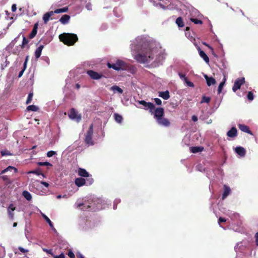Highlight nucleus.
I'll use <instances>...</instances> for the list:
<instances>
[{
    "label": "nucleus",
    "mask_w": 258,
    "mask_h": 258,
    "mask_svg": "<svg viewBox=\"0 0 258 258\" xmlns=\"http://www.w3.org/2000/svg\"><path fill=\"white\" fill-rule=\"evenodd\" d=\"M134 58L141 63L149 62L154 58L153 49L147 47L134 55Z\"/></svg>",
    "instance_id": "f257e3e1"
},
{
    "label": "nucleus",
    "mask_w": 258,
    "mask_h": 258,
    "mask_svg": "<svg viewBox=\"0 0 258 258\" xmlns=\"http://www.w3.org/2000/svg\"><path fill=\"white\" fill-rule=\"evenodd\" d=\"M154 110V117L159 125L165 127H168L170 125L169 120L164 117V110L163 108L158 107L155 108Z\"/></svg>",
    "instance_id": "f03ea898"
},
{
    "label": "nucleus",
    "mask_w": 258,
    "mask_h": 258,
    "mask_svg": "<svg viewBox=\"0 0 258 258\" xmlns=\"http://www.w3.org/2000/svg\"><path fill=\"white\" fill-rule=\"evenodd\" d=\"M59 39L60 41L68 46L74 45L78 40L77 35L73 33H63L59 35Z\"/></svg>",
    "instance_id": "7ed1b4c3"
},
{
    "label": "nucleus",
    "mask_w": 258,
    "mask_h": 258,
    "mask_svg": "<svg viewBox=\"0 0 258 258\" xmlns=\"http://www.w3.org/2000/svg\"><path fill=\"white\" fill-rule=\"evenodd\" d=\"M93 135V124L92 123L90 124L89 130L85 135L84 142L85 143L89 146H92L94 144V142L93 141L92 137Z\"/></svg>",
    "instance_id": "20e7f679"
},
{
    "label": "nucleus",
    "mask_w": 258,
    "mask_h": 258,
    "mask_svg": "<svg viewBox=\"0 0 258 258\" xmlns=\"http://www.w3.org/2000/svg\"><path fill=\"white\" fill-rule=\"evenodd\" d=\"M108 68H112L114 70L119 71L120 70H125L126 68V63L121 60H117L114 63H107Z\"/></svg>",
    "instance_id": "39448f33"
},
{
    "label": "nucleus",
    "mask_w": 258,
    "mask_h": 258,
    "mask_svg": "<svg viewBox=\"0 0 258 258\" xmlns=\"http://www.w3.org/2000/svg\"><path fill=\"white\" fill-rule=\"evenodd\" d=\"M77 207L83 211H95L96 209L94 206L93 202L91 203L88 202L79 203L77 204Z\"/></svg>",
    "instance_id": "423d86ee"
},
{
    "label": "nucleus",
    "mask_w": 258,
    "mask_h": 258,
    "mask_svg": "<svg viewBox=\"0 0 258 258\" xmlns=\"http://www.w3.org/2000/svg\"><path fill=\"white\" fill-rule=\"evenodd\" d=\"M68 116L71 119H75L77 122H79L81 120V114H79L78 112L74 108L70 109V111L68 112Z\"/></svg>",
    "instance_id": "0eeeda50"
},
{
    "label": "nucleus",
    "mask_w": 258,
    "mask_h": 258,
    "mask_svg": "<svg viewBox=\"0 0 258 258\" xmlns=\"http://www.w3.org/2000/svg\"><path fill=\"white\" fill-rule=\"evenodd\" d=\"M138 103L143 105L144 107V109H149L150 112L151 113H153L155 106L153 103L151 102H147L145 100H140L138 101Z\"/></svg>",
    "instance_id": "6e6552de"
},
{
    "label": "nucleus",
    "mask_w": 258,
    "mask_h": 258,
    "mask_svg": "<svg viewBox=\"0 0 258 258\" xmlns=\"http://www.w3.org/2000/svg\"><path fill=\"white\" fill-rule=\"evenodd\" d=\"M245 83L244 78H238L234 83L232 87V90L235 92L238 89L240 88L241 86Z\"/></svg>",
    "instance_id": "1a4fd4ad"
},
{
    "label": "nucleus",
    "mask_w": 258,
    "mask_h": 258,
    "mask_svg": "<svg viewBox=\"0 0 258 258\" xmlns=\"http://www.w3.org/2000/svg\"><path fill=\"white\" fill-rule=\"evenodd\" d=\"M87 74L93 80H99L103 76L102 74L98 73L93 70L87 71Z\"/></svg>",
    "instance_id": "9d476101"
},
{
    "label": "nucleus",
    "mask_w": 258,
    "mask_h": 258,
    "mask_svg": "<svg viewBox=\"0 0 258 258\" xmlns=\"http://www.w3.org/2000/svg\"><path fill=\"white\" fill-rule=\"evenodd\" d=\"M16 207L13 204H11L7 209L8 213L9 214V218L13 220L14 217V213H13L14 211L15 210Z\"/></svg>",
    "instance_id": "9b49d317"
},
{
    "label": "nucleus",
    "mask_w": 258,
    "mask_h": 258,
    "mask_svg": "<svg viewBox=\"0 0 258 258\" xmlns=\"http://www.w3.org/2000/svg\"><path fill=\"white\" fill-rule=\"evenodd\" d=\"M235 152L241 157H244L246 154L245 149L241 146H238L235 149Z\"/></svg>",
    "instance_id": "f8f14e48"
},
{
    "label": "nucleus",
    "mask_w": 258,
    "mask_h": 258,
    "mask_svg": "<svg viewBox=\"0 0 258 258\" xmlns=\"http://www.w3.org/2000/svg\"><path fill=\"white\" fill-rule=\"evenodd\" d=\"M237 135V131L235 127H232L227 133V136L230 138H234Z\"/></svg>",
    "instance_id": "ddd939ff"
},
{
    "label": "nucleus",
    "mask_w": 258,
    "mask_h": 258,
    "mask_svg": "<svg viewBox=\"0 0 258 258\" xmlns=\"http://www.w3.org/2000/svg\"><path fill=\"white\" fill-rule=\"evenodd\" d=\"M238 127L241 131L248 133L251 135H252V132L250 131L249 127L247 125L242 124H239Z\"/></svg>",
    "instance_id": "4468645a"
},
{
    "label": "nucleus",
    "mask_w": 258,
    "mask_h": 258,
    "mask_svg": "<svg viewBox=\"0 0 258 258\" xmlns=\"http://www.w3.org/2000/svg\"><path fill=\"white\" fill-rule=\"evenodd\" d=\"M75 183L78 187H81L86 184V180L81 177L77 178L75 180Z\"/></svg>",
    "instance_id": "2eb2a0df"
},
{
    "label": "nucleus",
    "mask_w": 258,
    "mask_h": 258,
    "mask_svg": "<svg viewBox=\"0 0 258 258\" xmlns=\"http://www.w3.org/2000/svg\"><path fill=\"white\" fill-rule=\"evenodd\" d=\"M204 77L206 80V82L208 86H210L216 84V82L214 78L209 77L207 75H205Z\"/></svg>",
    "instance_id": "dca6fc26"
},
{
    "label": "nucleus",
    "mask_w": 258,
    "mask_h": 258,
    "mask_svg": "<svg viewBox=\"0 0 258 258\" xmlns=\"http://www.w3.org/2000/svg\"><path fill=\"white\" fill-rule=\"evenodd\" d=\"M54 15L53 11H50L45 13L43 16V20L44 24H46L49 21L50 18Z\"/></svg>",
    "instance_id": "f3484780"
},
{
    "label": "nucleus",
    "mask_w": 258,
    "mask_h": 258,
    "mask_svg": "<svg viewBox=\"0 0 258 258\" xmlns=\"http://www.w3.org/2000/svg\"><path fill=\"white\" fill-rule=\"evenodd\" d=\"M231 191L230 187L226 185H224V192L222 195V199L224 200L229 195Z\"/></svg>",
    "instance_id": "a211bd4d"
},
{
    "label": "nucleus",
    "mask_w": 258,
    "mask_h": 258,
    "mask_svg": "<svg viewBox=\"0 0 258 258\" xmlns=\"http://www.w3.org/2000/svg\"><path fill=\"white\" fill-rule=\"evenodd\" d=\"M70 19V16L68 15H63L59 19L60 22L62 24H67L69 23Z\"/></svg>",
    "instance_id": "6ab92c4d"
},
{
    "label": "nucleus",
    "mask_w": 258,
    "mask_h": 258,
    "mask_svg": "<svg viewBox=\"0 0 258 258\" xmlns=\"http://www.w3.org/2000/svg\"><path fill=\"white\" fill-rule=\"evenodd\" d=\"M159 96L164 100H167L170 98L169 92L167 90L164 92H159Z\"/></svg>",
    "instance_id": "aec40b11"
},
{
    "label": "nucleus",
    "mask_w": 258,
    "mask_h": 258,
    "mask_svg": "<svg viewBox=\"0 0 258 258\" xmlns=\"http://www.w3.org/2000/svg\"><path fill=\"white\" fill-rule=\"evenodd\" d=\"M44 47V46L43 45H40L39 46L38 48L35 50V56L36 59H38L40 57L42 50Z\"/></svg>",
    "instance_id": "412c9836"
},
{
    "label": "nucleus",
    "mask_w": 258,
    "mask_h": 258,
    "mask_svg": "<svg viewBox=\"0 0 258 258\" xmlns=\"http://www.w3.org/2000/svg\"><path fill=\"white\" fill-rule=\"evenodd\" d=\"M78 174L82 177H86L89 176V173L83 168H80L78 170Z\"/></svg>",
    "instance_id": "4be33fe9"
},
{
    "label": "nucleus",
    "mask_w": 258,
    "mask_h": 258,
    "mask_svg": "<svg viewBox=\"0 0 258 258\" xmlns=\"http://www.w3.org/2000/svg\"><path fill=\"white\" fill-rule=\"evenodd\" d=\"M199 54L200 56L203 58V59L206 62L208 63L209 62V58L207 55L205 53V52L199 48Z\"/></svg>",
    "instance_id": "5701e85b"
},
{
    "label": "nucleus",
    "mask_w": 258,
    "mask_h": 258,
    "mask_svg": "<svg viewBox=\"0 0 258 258\" xmlns=\"http://www.w3.org/2000/svg\"><path fill=\"white\" fill-rule=\"evenodd\" d=\"M12 170H14L15 173L18 172V169L15 168V167L12 166H9L7 168L5 169L4 170H2L0 173L1 175L5 173L6 172L8 171H12Z\"/></svg>",
    "instance_id": "b1692460"
},
{
    "label": "nucleus",
    "mask_w": 258,
    "mask_h": 258,
    "mask_svg": "<svg viewBox=\"0 0 258 258\" xmlns=\"http://www.w3.org/2000/svg\"><path fill=\"white\" fill-rule=\"evenodd\" d=\"M68 10H69L68 7H65L62 8L57 9L55 10L54 11H53V12H54V13L59 14V13H61L67 12L68 11Z\"/></svg>",
    "instance_id": "393cba45"
},
{
    "label": "nucleus",
    "mask_w": 258,
    "mask_h": 258,
    "mask_svg": "<svg viewBox=\"0 0 258 258\" xmlns=\"http://www.w3.org/2000/svg\"><path fill=\"white\" fill-rule=\"evenodd\" d=\"M203 148L201 147H192L190 148V151L193 153H196L202 151Z\"/></svg>",
    "instance_id": "a878e982"
},
{
    "label": "nucleus",
    "mask_w": 258,
    "mask_h": 258,
    "mask_svg": "<svg viewBox=\"0 0 258 258\" xmlns=\"http://www.w3.org/2000/svg\"><path fill=\"white\" fill-rule=\"evenodd\" d=\"M22 195L24 196V197L28 201H30L32 199L31 195L28 191H23Z\"/></svg>",
    "instance_id": "bb28decb"
},
{
    "label": "nucleus",
    "mask_w": 258,
    "mask_h": 258,
    "mask_svg": "<svg viewBox=\"0 0 258 258\" xmlns=\"http://www.w3.org/2000/svg\"><path fill=\"white\" fill-rule=\"evenodd\" d=\"M175 22L179 27H183L184 25L183 19L181 17L177 18Z\"/></svg>",
    "instance_id": "cd10ccee"
},
{
    "label": "nucleus",
    "mask_w": 258,
    "mask_h": 258,
    "mask_svg": "<svg viewBox=\"0 0 258 258\" xmlns=\"http://www.w3.org/2000/svg\"><path fill=\"white\" fill-rule=\"evenodd\" d=\"M42 216H43V218L45 219V220L48 223L50 227L51 228H52V229H53L54 230H55V228H54V226H53V225L52 222L49 219V218L44 214H43Z\"/></svg>",
    "instance_id": "c85d7f7f"
},
{
    "label": "nucleus",
    "mask_w": 258,
    "mask_h": 258,
    "mask_svg": "<svg viewBox=\"0 0 258 258\" xmlns=\"http://www.w3.org/2000/svg\"><path fill=\"white\" fill-rule=\"evenodd\" d=\"M114 119L115 121L118 123H121L122 120V117L120 114L115 113L114 114Z\"/></svg>",
    "instance_id": "c756f323"
},
{
    "label": "nucleus",
    "mask_w": 258,
    "mask_h": 258,
    "mask_svg": "<svg viewBox=\"0 0 258 258\" xmlns=\"http://www.w3.org/2000/svg\"><path fill=\"white\" fill-rule=\"evenodd\" d=\"M110 90L115 92L117 91L118 93L122 94L123 93V90L117 86L114 85L110 88Z\"/></svg>",
    "instance_id": "7c9ffc66"
},
{
    "label": "nucleus",
    "mask_w": 258,
    "mask_h": 258,
    "mask_svg": "<svg viewBox=\"0 0 258 258\" xmlns=\"http://www.w3.org/2000/svg\"><path fill=\"white\" fill-rule=\"evenodd\" d=\"M26 109L28 111H37L38 110V107L34 105H31L27 106Z\"/></svg>",
    "instance_id": "2f4dec72"
},
{
    "label": "nucleus",
    "mask_w": 258,
    "mask_h": 258,
    "mask_svg": "<svg viewBox=\"0 0 258 258\" xmlns=\"http://www.w3.org/2000/svg\"><path fill=\"white\" fill-rule=\"evenodd\" d=\"M87 178L86 180V184L87 185H91L93 182H94V179L91 176H89L88 177H86Z\"/></svg>",
    "instance_id": "473e14b6"
},
{
    "label": "nucleus",
    "mask_w": 258,
    "mask_h": 258,
    "mask_svg": "<svg viewBox=\"0 0 258 258\" xmlns=\"http://www.w3.org/2000/svg\"><path fill=\"white\" fill-rule=\"evenodd\" d=\"M210 100H211L210 97L203 96L202 98V100L201 101V103H209L210 102Z\"/></svg>",
    "instance_id": "72a5a7b5"
},
{
    "label": "nucleus",
    "mask_w": 258,
    "mask_h": 258,
    "mask_svg": "<svg viewBox=\"0 0 258 258\" xmlns=\"http://www.w3.org/2000/svg\"><path fill=\"white\" fill-rule=\"evenodd\" d=\"M37 165L40 166H52V164L48 162H37Z\"/></svg>",
    "instance_id": "f704fd0d"
},
{
    "label": "nucleus",
    "mask_w": 258,
    "mask_h": 258,
    "mask_svg": "<svg viewBox=\"0 0 258 258\" xmlns=\"http://www.w3.org/2000/svg\"><path fill=\"white\" fill-rule=\"evenodd\" d=\"M37 29L35 28H33L32 31H31V33L29 34V38L30 39L33 38L37 34Z\"/></svg>",
    "instance_id": "c9c22d12"
},
{
    "label": "nucleus",
    "mask_w": 258,
    "mask_h": 258,
    "mask_svg": "<svg viewBox=\"0 0 258 258\" xmlns=\"http://www.w3.org/2000/svg\"><path fill=\"white\" fill-rule=\"evenodd\" d=\"M33 96V92H30L29 93L28 97H27V99L26 102V103L27 104H28L31 103V102L32 101V100Z\"/></svg>",
    "instance_id": "e433bc0d"
},
{
    "label": "nucleus",
    "mask_w": 258,
    "mask_h": 258,
    "mask_svg": "<svg viewBox=\"0 0 258 258\" xmlns=\"http://www.w3.org/2000/svg\"><path fill=\"white\" fill-rule=\"evenodd\" d=\"M0 178H2L4 181H6L7 184L11 183V181H10V179L8 176H1Z\"/></svg>",
    "instance_id": "4c0bfd02"
},
{
    "label": "nucleus",
    "mask_w": 258,
    "mask_h": 258,
    "mask_svg": "<svg viewBox=\"0 0 258 258\" xmlns=\"http://www.w3.org/2000/svg\"><path fill=\"white\" fill-rule=\"evenodd\" d=\"M190 20L195 24H202L203 21L197 18H190Z\"/></svg>",
    "instance_id": "58836bf2"
},
{
    "label": "nucleus",
    "mask_w": 258,
    "mask_h": 258,
    "mask_svg": "<svg viewBox=\"0 0 258 258\" xmlns=\"http://www.w3.org/2000/svg\"><path fill=\"white\" fill-rule=\"evenodd\" d=\"M224 84H225L224 82H222L220 83V84L218 86V94H220L221 93Z\"/></svg>",
    "instance_id": "ea45409f"
},
{
    "label": "nucleus",
    "mask_w": 258,
    "mask_h": 258,
    "mask_svg": "<svg viewBox=\"0 0 258 258\" xmlns=\"http://www.w3.org/2000/svg\"><path fill=\"white\" fill-rule=\"evenodd\" d=\"M29 173L35 174L38 175H42L43 176H44V174L41 173L39 169L31 171Z\"/></svg>",
    "instance_id": "a19ab883"
},
{
    "label": "nucleus",
    "mask_w": 258,
    "mask_h": 258,
    "mask_svg": "<svg viewBox=\"0 0 258 258\" xmlns=\"http://www.w3.org/2000/svg\"><path fill=\"white\" fill-rule=\"evenodd\" d=\"M247 99L250 100L252 101L253 99V94L251 91H249L247 95Z\"/></svg>",
    "instance_id": "79ce46f5"
},
{
    "label": "nucleus",
    "mask_w": 258,
    "mask_h": 258,
    "mask_svg": "<svg viewBox=\"0 0 258 258\" xmlns=\"http://www.w3.org/2000/svg\"><path fill=\"white\" fill-rule=\"evenodd\" d=\"M28 43V40L25 37H23L22 44L21 45L22 48H24L25 46Z\"/></svg>",
    "instance_id": "37998d69"
},
{
    "label": "nucleus",
    "mask_w": 258,
    "mask_h": 258,
    "mask_svg": "<svg viewBox=\"0 0 258 258\" xmlns=\"http://www.w3.org/2000/svg\"><path fill=\"white\" fill-rule=\"evenodd\" d=\"M10 63V62L6 59L4 63L1 64V70H3Z\"/></svg>",
    "instance_id": "c03bdc74"
},
{
    "label": "nucleus",
    "mask_w": 258,
    "mask_h": 258,
    "mask_svg": "<svg viewBox=\"0 0 258 258\" xmlns=\"http://www.w3.org/2000/svg\"><path fill=\"white\" fill-rule=\"evenodd\" d=\"M56 154V152H55V151H48L47 153V156L48 157H52L53 155H55Z\"/></svg>",
    "instance_id": "a18cd8bd"
},
{
    "label": "nucleus",
    "mask_w": 258,
    "mask_h": 258,
    "mask_svg": "<svg viewBox=\"0 0 258 258\" xmlns=\"http://www.w3.org/2000/svg\"><path fill=\"white\" fill-rule=\"evenodd\" d=\"M42 250L43 251L51 254L52 256L53 255V254L52 253V250L51 249H48L45 248H42Z\"/></svg>",
    "instance_id": "49530a36"
},
{
    "label": "nucleus",
    "mask_w": 258,
    "mask_h": 258,
    "mask_svg": "<svg viewBox=\"0 0 258 258\" xmlns=\"http://www.w3.org/2000/svg\"><path fill=\"white\" fill-rule=\"evenodd\" d=\"M185 83L186 84V85L190 87H194V84L192 82L189 81L188 80L187 78L186 79V80L184 81Z\"/></svg>",
    "instance_id": "de8ad7c7"
},
{
    "label": "nucleus",
    "mask_w": 258,
    "mask_h": 258,
    "mask_svg": "<svg viewBox=\"0 0 258 258\" xmlns=\"http://www.w3.org/2000/svg\"><path fill=\"white\" fill-rule=\"evenodd\" d=\"M18 249H19V250L21 252L24 253H27V252H28L29 251V250H28V249H24L23 247H21V246L19 247H18Z\"/></svg>",
    "instance_id": "09e8293b"
},
{
    "label": "nucleus",
    "mask_w": 258,
    "mask_h": 258,
    "mask_svg": "<svg viewBox=\"0 0 258 258\" xmlns=\"http://www.w3.org/2000/svg\"><path fill=\"white\" fill-rule=\"evenodd\" d=\"M154 101L157 105H161L162 101L160 99H159L158 98H156L154 99Z\"/></svg>",
    "instance_id": "8fccbe9b"
},
{
    "label": "nucleus",
    "mask_w": 258,
    "mask_h": 258,
    "mask_svg": "<svg viewBox=\"0 0 258 258\" xmlns=\"http://www.w3.org/2000/svg\"><path fill=\"white\" fill-rule=\"evenodd\" d=\"M68 256L70 257V258H75V254L73 253V252L71 250H70L69 252H68Z\"/></svg>",
    "instance_id": "3c124183"
},
{
    "label": "nucleus",
    "mask_w": 258,
    "mask_h": 258,
    "mask_svg": "<svg viewBox=\"0 0 258 258\" xmlns=\"http://www.w3.org/2000/svg\"><path fill=\"white\" fill-rule=\"evenodd\" d=\"M53 258H64L65 255L63 253H60L58 255H53Z\"/></svg>",
    "instance_id": "603ef678"
},
{
    "label": "nucleus",
    "mask_w": 258,
    "mask_h": 258,
    "mask_svg": "<svg viewBox=\"0 0 258 258\" xmlns=\"http://www.w3.org/2000/svg\"><path fill=\"white\" fill-rule=\"evenodd\" d=\"M226 221V219L223 217H219L218 219V223L220 224L221 223L225 222Z\"/></svg>",
    "instance_id": "864d4df0"
},
{
    "label": "nucleus",
    "mask_w": 258,
    "mask_h": 258,
    "mask_svg": "<svg viewBox=\"0 0 258 258\" xmlns=\"http://www.w3.org/2000/svg\"><path fill=\"white\" fill-rule=\"evenodd\" d=\"M179 76L180 79H182V80H183L184 81L185 80H186L187 77L185 76V75L182 74L181 73H179Z\"/></svg>",
    "instance_id": "5fc2aeb1"
},
{
    "label": "nucleus",
    "mask_w": 258,
    "mask_h": 258,
    "mask_svg": "<svg viewBox=\"0 0 258 258\" xmlns=\"http://www.w3.org/2000/svg\"><path fill=\"white\" fill-rule=\"evenodd\" d=\"M28 56H27L26 57V59H25V61L23 64V69H24V70H25L26 68V66H27V61H28Z\"/></svg>",
    "instance_id": "6e6d98bb"
},
{
    "label": "nucleus",
    "mask_w": 258,
    "mask_h": 258,
    "mask_svg": "<svg viewBox=\"0 0 258 258\" xmlns=\"http://www.w3.org/2000/svg\"><path fill=\"white\" fill-rule=\"evenodd\" d=\"M255 244L257 246H258V232H256L255 234Z\"/></svg>",
    "instance_id": "4d7b16f0"
},
{
    "label": "nucleus",
    "mask_w": 258,
    "mask_h": 258,
    "mask_svg": "<svg viewBox=\"0 0 258 258\" xmlns=\"http://www.w3.org/2000/svg\"><path fill=\"white\" fill-rule=\"evenodd\" d=\"M17 10V7L16 4H13L12 6V11L14 12Z\"/></svg>",
    "instance_id": "13d9d810"
},
{
    "label": "nucleus",
    "mask_w": 258,
    "mask_h": 258,
    "mask_svg": "<svg viewBox=\"0 0 258 258\" xmlns=\"http://www.w3.org/2000/svg\"><path fill=\"white\" fill-rule=\"evenodd\" d=\"M41 184L44 185L45 187H47L49 186L48 183L45 182V181H41Z\"/></svg>",
    "instance_id": "bf43d9fd"
},
{
    "label": "nucleus",
    "mask_w": 258,
    "mask_h": 258,
    "mask_svg": "<svg viewBox=\"0 0 258 258\" xmlns=\"http://www.w3.org/2000/svg\"><path fill=\"white\" fill-rule=\"evenodd\" d=\"M191 119L192 121L196 122L198 120V117L194 115L192 116Z\"/></svg>",
    "instance_id": "052dcab7"
},
{
    "label": "nucleus",
    "mask_w": 258,
    "mask_h": 258,
    "mask_svg": "<svg viewBox=\"0 0 258 258\" xmlns=\"http://www.w3.org/2000/svg\"><path fill=\"white\" fill-rule=\"evenodd\" d=\"M25 70L24 69H22L19 73L18 77L20 78L23 74Z\"/></svg>",
    "instance_id": "680f3d73"
},
{
    "label": "nucleus",
    "mask_w": 258,
    "mask_h": 258,
    "mask_svg": "<svg viewBox=\"0 0 258 258\" xmlns=\"http://www.w3.org/2000/svg\"><path fill=\"white\" fill-rule=\"evenodd\" d=\"M1 154L2 156L10 155L9 153H7L6 151H3L1 152Z\"/></svg>",
    "instance_id": "e2e57ef3"
},
{
    "label": "nucleus",
    "mask_w": 258,
    "mask_h": 258,
    "mask_svg": "<svg viewBox=\"0 0 258 258\" xmlns=\"http://www.w3.org/2000/svg\"><path fill=\"white\" fill-rule=\"evenodd\" d=\"M38 22H37L34 24L33 28L38 29Z\"/></svg>",
    "instance_id": "0e129e2a"
},
{
    "label": "nucleus",
    "mask_w": 258,
    "mask_h": 258,
    "mask_svg": "<svg viewBox=\"0 0 258 258\" xmlns=\"http://www.w3.org/2000/svg\"><path fill=\"white\" fill-rule=\"evenodd\" d=\"M77 258H84V257L82 254L79 253L77 255Z\"/></svg>",
    "instance_id": "69168bd1"
},
{
    "label": "nucleus",
    "mask_w": 258,
    "mask_h": 258,
    "mask_svg": "<svg viewBox=\"0 0 258 258\" xmlns=\"http://www.w3.org/2000/svg\"><path fill=\"white\" fill-rule=\"evenodd\" d=\"M204 44L206 46H208L210 49L213 50V48L211 46H210L209 45H208V44H207L206 43H204Z\"/></svg>",
    "instance_id": "338daca9"
},
{
    "label": "nucleus",
    "mask_w": 258,
    "mask_h": 258,
    "mask_svg": "<svg viewBox=\"0 0 258 258\" xmlns=\"http://www.w3.org/2000/svg\"><path fill=\"white\" fill-rule=\"evenodd\" d=\"M76 87L77 89H79L80 88V85L79 84H77L76 85Z\"/></svg>",
    "instance_id": "774afa93"
}]
</instances>
